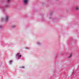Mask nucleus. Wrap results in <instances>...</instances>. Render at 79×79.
<instances>
[{"label": "nucleus", "instance_id": "nucleus-11", "mask_svg": "<svg viewBox=\"0 0 79 79\" xmlns=\"http://www.w3.org/2000/svg\"><path fill=\"white\" fill-rule=\"evenodd\" d=\"M2 26L0 25V28H2Z\"/></svg>", "mask_w": 79, "mask_h": 79}, {"label": "nucleus", "instance_id": "nucleus-13", "mask_svg": "<svg viewBox=\"0 0 79 79\" xmlns=\"http://www.w3.org/2000/svg\"><path fill=\"white\" fill-rule=\"evenodd\" d=\"M26 49H29V48H26Z\"/></svg>", "mask_w": 79, "mask_h": 79}, {"label": "nucleus", "instance_id": "nucleus-4", "mask_svg": "<svg viewBox=\"0 0 79 79\" xmlns=\"http://www.w3.org/2000/svg\"><path fill=\"white\" fill-rule=\"evenodd\" d=\"M75 9L77 11H78V10H79V7L78 6H77L76 7Z\"/></svg>", "mask_w": 79, "mask_h": 79}, {"label": "nucleus", "instance_id": "nucleus-9", "mask_svg": "<svg viewBox=\"0 0 79 79\" xmlns=\"http://www.w3.org/2000/svg\"><path fill=\"white\" fill-rule=\"evenodd\" d=\"M37 44L39 45H40L41 44L39 42L37 43Z\"/></svg>", "mask_w": 79, "mask_h": 79}, {"label": "nucleus", "instance_id": "nucleus-7", "mask_svg": "<svg viewBox=\"0 0 79 79\" xmlns=\"http://www.w3.org/2000/svg\"><path fill=\"white\" fill-rule=\"evenodd\" d=\"M72 53H70V55L69 56V58H71V56H72Z\"/></svg>", "mask_w": 79, "mask_h": 79}, {"label": "nucleus", "instance_id": "nucleus-8", "mask_svg": "<svg viewBox=\"0 0 79 79\" xmlns=\"http://www.w3.org/2000/svg\"><path fill=\"white\" fill-rule=\"evenodd\" d=\"M12 62H13V61H12V60H10L9 62L10 64H11V63H12Z\"/></svg>", "mask_w": 79, "mask_h": 79}, {"label": "nucleus", "instance_id": "nucleus-10", "mask_svg": "<svg viewBox=\"0 0 79 79\" xmlns=\"http://www.w3.org/2000/svg\"><path fill=\"white\" fill-rule=\"evenodd\" d=\"M16 26H15V25H13L12 26V28H14V27H15Z\"/></svg>", "mask_w": 79, "mask_h": 79}, {"label": "nucleus", "instance_id": "nucleus-15", "mask_svg": "<svg viewBox=\"0 0 79 79\" xmlns=\"http://www.w3.org/2000/svg\"><path fill=\"white\" fill-rule=\"evenodd\" d=\"M2 19H3V18Z\"/></svg>", "mask_w": 79, "mask_h": 79}, {"label": "nucleus", "instance_id": "nucleus-5", "mask_svg": "<svg viewBox=\"0 0 79 79\" xmlns=\"http://www.w3.org/2000/svg\"><path fill=\"white\" fill-rule=\"evenodd\" d=\"M5 7L6 8H8L9 7H10V5H5Z\"/></svg>", "mask_w": 79, "mask_h": 79}, {"label": "nucleus", "instance_id": "nucleus-2", "mask_svg": "<svg viewBox=\"0 0 79 79\" xmlns=\"http://www.w3.org/2000/svg\"><path fill=\"white\" fill-rule=\"evenodd\" d=\"M29 2V0H23V3L25 5H27L28 4V2Z\"/></svg>", "mask_w": 79, "mask_h": 79}, {"label": "nucleus", "instance_id": "nucleus-1", "mask_svg": "<svg viewBox=\"0 0 79 79\" xmlns=\"http://www.w3.org/2000/svg\"><path fill=\"white\" fill-rule=\"evenodd\" d=\"M3 20L6 21V22H7L9 20V16L8 15H6L5 17V18L3 19Z\"/></svg>", "mask_w": 79, "mask_h": 79}, {"label": "nucleus", "instance_id": "nucleus-14", "mask_svg": "<svg viewBox=\"0 0 79 79\" xmlns=\"http://www.w3.org/2000/svg\"><path fill=\"white\" fill-rule=\"evenodd\" d=\"M73 74H74V72L72 73V75Z\"/></svg>", "mask_w": 79, "mask_h": 79}, {"label": "nucleus", "instance_id": "nucleus-12", "mask_svg": "<svg viewBox=\"0 0 79 79\" xmlns=\"http://www.w3.org/2000/svg\"><path fill=\"white\" fill-rule=\"evenodd\" d=\"M21 68H24V66H23L22 67H21Z\"/></svg>", "mask_w": 79, "mask_h": 79}, {"label": "nucleus", "instance_id": "nucleus-6", "mask_svg": "<svg viewBox=\"0 0 79 79\" xmlns=\"http://www.w3.org/2000/svg\"><path fill=\"white\" fill-rule=\"evenodd\" d=\"M6 2L7 3H10L11 2V0H7Z\"/></svg>", "mask_w": 79, "mask_h": 79}, {"label": "nucleus", "instance_id": "nucleus-3", "mask_svg": "<svg viewBox=\"0 0 79 79\" xmlns=\"http://www.w3.org/2000/svg\"><path fill=\"white\" fill-rule=\"evenodd\" d=\"M16 56L17 58H21V55L20 53H18L16 55Z\"/></svg>", "mask_w": 79, "mask_h": 79}]
</instances>
